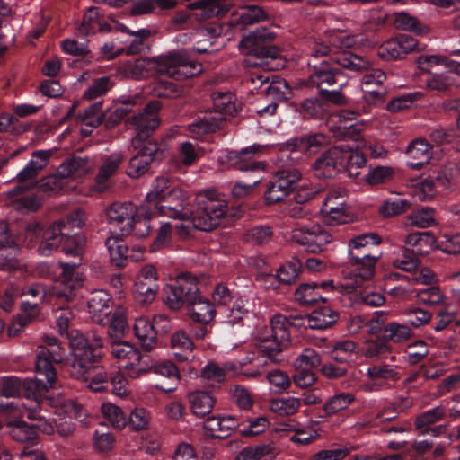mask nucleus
<instances>
[{
  "label": "nucleus",
  "mask_w": 460,
  "mask_h": 460,
  "mask_svg": "<svg viewBox=\"0 0 460 460\" xmlns=\"http://www.w3.org/2000/svg\"><path fill=\"white\" fill-rule=\"evenodd\" d=\"M158 272L152 264H146L136 274L133 294L135 299L140 304L152 303L158 293Z\"/></svg>",
  "instance_id": "16"
},
{
  "label": "nucleus",
  "mask_w": 460,
  "mask_h": 460,
  "mask_svg": "<svg viewBox=\"0 0 460 460\" xmlns=\"http://www.w3.org/2000/svg\"><path fill=\"white\" fill-rule=\"evenodd\" d=\"M105 245L110 253L111 260L119 265L127 257L128 247L119 235H111L106 239Z\"/></svg>",
  "instance_id": "54"
},
{
  "label": "nucleus",
  "mask_w": 460,
  "mask_h": 460,
  "mask_svg": "<svg viewBox=\"0 0 460 460\" xmlns=\"http://www.w3.org/2000/svg\"><path fill=\"white\" fill-rule=\"evenodd\" d=\"M260 146L252 145L241 151L225 150L217 157L220 165L224 167H234L240 171H251L261 172L265 165L262 162L252 160L253 155L259 152Z\"/></svg>",
  "instance_id": "17"
},
{
  "label": "nucleus",
  "mask_w": 460,
  "mask_h": 460,
  "mask_svg": "<svg viewBox=\"0 0 460 460\" xmlns=\"http://www.w3.org/2000/svg\"><path fill=\"white\" fill-rule=\"evenodd\" d=\"M66 349L60 344L58 340L54 336L45 335L43 344L37 349V359L35 363L36 373L42 376V380H29L24 384L26 395L32 398L30 404L18 403L15 404L14 414L26 416L28 419L34 420L37 422L32 425L34 430L39 429L42 433L50 435L55 431V424L41 415L39 411L44 394L55 386L57 382V374L53 367V363H61L66 358Z\"/></svg>",
  "instance_id": "1"
},
{
  "label": "nucleus",
  "mask_w": 460,
  "mask_h": 460,
  "mask_svg": "<svg viewBox=\"0 0 460 460\" xmlns=\"http://www.w3.org/2000/svg\"><path fill=\"white\" fill-rule=\"evenodd\" d=\"M87 304L89 313L95 323H102L111 313V298L104 290L93 292Z\"/></svg>",
  "instance_id": "34"
},
{
  "label": "nucleus",
  "mask_w": 460,
  "mask_h": 460,
  "mask_svg": "<svg viewBox=\"0 0 460 460\" xmlns=\"http://www.w3.org/2000/svg\"><path fill=\"white\" fill-rule=\"evenodd\" d=\"M161 210L165 217L188 222V225L178 223L175 228L189 227L191 223L197 229L210 231L219 225L220 219L226 215V203L217 198L216 191L207 190L197 195L195 209L185 202L177 206H163Z\"/></svg>",
  "instance_id": "2"
},
{
  "label": "nucleus",
  "mask_w": 460,
  "mask_h": 460,
  "mask_svg": "<svg viewBox=\"0 0 460 460\" xmlns=\"http://www.w3.org/2000/svg\"><path fill=\"white\" fill-rule=\"evenodd\" d=\"M190 410L198 418L210 413L215 406L216 398L208 392L196 390L187 395Z\"/></svg>",
  "instance_id": "35"
},
{
  "label": "nucleus",
  "mask_w": 460,
  "mask_h": 460,
  "mask_svg": "<svg viewBox=\"0 0 460 460\" xmlns=\"http://www.w3.org/2000/svg\"><path fill=\"white\" fill-rule=\"evenodd\" d=\"M290 321L282 314H275L270 320V326L258 330L257 347L271 361L279 362L277 356L288 346L289 341Z\"/></svg>",
  "instance_id": "5"
},
{
  "label": "nucleus",
  "mask_w": 460,
  "mask_h": 460,
  "mask_svg": "<svg viewBox=\"0 0 460 460\" xmlns=\"http://www.w3.org/2000/svg\"><path fill=\"white\" fill-rule=\"evenodd\" d=\"M133 330L145 350L150 351L156 347V332L147 318L143 316L137 317L135 320Z\"/></svg>",
  "instance_id": "37"
},
{
  "label": "nucleus",
  "mask_w": 460,
  "mask_h": 460,
  "mask_svg": "<svg viewBox=\"0 0 460 460\" xmlns=\"http://www.w3.org/2000/svg\"><path fill=\"white\" fill-rule=\"evenodd\" d=\"M66 335L69 339L73 355L69 368H74L76 374H82L84 369L82 363L100 358L102 341L95 338L93 341H89L78 330H71Z\"/></svg>",
  "instance_id": "9"
},
{
  "label": "nucleus",
  "mask_w": 460,
  "mask_h": 460,
  "mask_svg": "<svg viewBox=\"0 0 460 460\" xmlns=\"http://www.w3.org/2000/svg\"><path fill=\"white\" fill-rule=\"evenodd\" d=\"M39 305L40 303L31 300H23L22 302L21 309L22 314L10 325L8 329L9 335H17L28 322L39 314Z\"/></svg>",
  "instance_id": "41"
},
{
  "label": "nucleus",
  "mask_w": 460,
  "mask_h": 460,
  "mask_svg": "<svg viewBox=\"0 0 460 460\" xmlns=\"http://www.w3.org/2000/svg\"><path fill=\"white\" fill-rule=\"evenodd\" d=\"M339 314L333 309L323 306L306 317V325L311 329H326L337 322Z\"/></svg>",
  "instance_id": "39"
},
{
  "label": "nucleus",
  "mask_w": 460,
  "mask_h": 460,
  "mask_svg": "<svg viewBox=\"0 0 460 460\" xmlns=\"http://www.w3.org/2000/svg\"><path fill=\"white\" fill-rule=\"evenodd\" d=\"M155 374L163 376L170 380L171 385L164 386L162 385H155V387L165 393H171L176 390L181 379V376L177 367L171 361H163L154 367Z\"/></svg>",
  "instance_id": "43"
},
{
  "label": "nucleus",
  "mask_w": 460,
  "mask_h": 460,
  "mask_svg": "<svg viewBox=\"0 0 460 460\" xmlns=\"http://www.w3.org/2000/svg\"><path fill=\"white\" fill-rule=\"evenodd\" d=\"M124 159V155L120 152H115L102 157L93 187L96 191L103 192L110 188L111 180L119 172Z\"/></svg>",
  "instance_id": "24"
},
{
  "label": "nucleus",
  "mask_w": 460,
  "mask_h": 460,
  "mask_svg": "<svg viewBox=\"0 0 460 460\" xmlns=\"http://www.w3.org/2000/svg\"><path fill=\"white\" fill-rule=\"evenodd\" d=\"M300 179L301 173L296 168L278 172L266 190V202L273 204L283 200L296 188Z\"/></svg>",
  "instance_id": "20"
},
{
  "label": "nucleus",
  "mask_w": 460,
  "mask_h": 460,
  "mask_svg": "<svg viewBox=\"0 0 460 460\" xmlns=\"http://www.w3.org/2000/svg\"><path fill=\"white\" fill-rule=\"evenodd\" d=\"M291 240L307 252L315 253L326 248L332 241V234L320 225L306 224L291 231Z\"/></svg>",
  "instance_id": "12"
},
{
  "label": "nucleus",
  "mask_w": 460,
  "mask_h": 460,
  "mask_svg": "<svg viewBox=\"0 0 460 460\" xmlns=\"http://www.w3.org/2000/svg\"><path fill=\"white\" fill-rule=\"evenodd\" d=\"M159 150L156 141H147L140 151L129 160L128 175L131 178H138L146 173Z\"/></svg>",
  "instance_id": "26"
},
{
  "label": "nucleus",
  "mask_w": 460,
  "mask_h": 460,
  "mask_svg": "<svg viewBox=\"0 0 460 460\" xmlns=\"http://www.w3.org/2000/svg\"><path fill=\"white\" fill-rule=\"evenodd\" d=\"M190 318L199 323L207 324L215 317V308L208 299L200 296L199 291L195 293V298L188 305Z\"/></svg>",
  "instance_id": "36"
},
{
  "label": "nucleus",
  "mask_w": 460,
  "mask_h": 460,
  "mask_svg": "<svg viewBox=\"0 0 460 460\" xmlns=\"http://www.w3.org/2000/svg\"><path fill=\"white\" fill-rule=\"evenodd\" d=\"M419 49L416 39L401 35L382 44L378 49V55L384 59L392 60L402 58L407 53Z\"/></svg>",
  "instance_id": "27"
},
{
  "label": "nucleus",
  "mask_w": 460,
  "mask_h": 460,
  "mask_svg": "<svg viewBox=\"0 0 460 460\" xmlns=\"http://www.w3.org/2000/svg\"><path fill=\"white\" fill-rule=\"evenodd\" d=\"M238 427V420L232 415H223L208 418L203 428L207 434L212 438H226Z\"/></svg>",
  "instance_id": "33"
},
{
  "label": "nucleus",
  "mask_w": 460,
  "mask_h": 460,
  "mask_svg": "<svg viewBox=\"0 0 460 460\" xmlns=\"http://www.w3.org/2000/svg\"><path fill=\"white\" fill-rule=\"evenodd\" d=\"M456 75L451 72L432 74L425 80L429 91L446 93L456 85Z\"/></svg>",
  "instance_id": "45"
},
{
  "label": "nucleus",
  "mask_w": 460,
  "mask_h": 460,
  "mask_svg": "<svg viewBox=\"0 0 460 460\" xmlns=\"http://www.w3.org/2000/svg\"><path fill=\"white\" fill-rule=\"evenodd\" d=\"M265 18L264 11L256 5H248L243 7L237 14V17L231 22H235L242 26L252 25Z\"/></svg>",
  "instance_id": "52"
},
{
  "label": "nucleus",
  "mask_w": 460,
  "mask_h": 460,
  "mask_svg": "<svg viewBox=\"0 0 460 460\" xmlns=\"http://www.w3.org/2000/svg\"><path fill=\"white\" fill-rule=\"evenodd\" d=\"M171 345L174 349V357L179 361H187L192 357L194 344L183 331H177L172 335Z\"/></svg>",
  "instance_id": "42"
},
{
  "label": "nucleus",
  "mask_w": 460,
  "mask_h": 460,
  "mask_svg": "<svg viewBox=\"0 0 460 460\" xmlns=\"http://www.w3.org/2000/svg\"><path fill=\"white\" fill-rule=\"evenodd\" d=\"M349 149L342 151L343 161H347V167H353L356 169L363 168L366 164L364 155L359 151L360 148L365 147L363 142L358 144H349Z\"/></svg>",
  "instance_id": "60"
},
{
  "label": "nucleus",
  "mask_w": 460,
  "mask_h": 460,
  "mask_svg": "<svg viewBox=\"0 0 460 460\" xmlns=\"http://www.w3.org/2000/svg\"><path fill=\"white\" fill-rule=\"evenodd\" d=\"M349 149L348 143H341L323 153L313 164L314 175L317 178H329L334 175L343 163L342 151Z\"/></svg>",
  "instance_id": "22"
},
{
  "label": "nucleus",
  "mask_w": 460,
  "mask_h": 460,
  "mask_svg": "<svg viewBox=\"0 0 460 460\" xmlns=\"http://www.w3.org/2000/svg\"><path fill=\"white\" fill-rule=\"evenodd\" d=\"M160 109V102H150L142 112L127 120L128 128L136 131V136L131 140L134 148H138L141 143L158 128L160 120L157 113Z\"/></svg>",
  "instance_id": "10"
},
{
  "label": "nucleus",
  "mask_w": 460,
  "mask_h": 460,
  "mask_svg": "<svg viewBox=\"0 0 460 460\" xmlns=\"http://www.w3.org/2000/svg\"><path fill=\"white\" fill-rule=\"evenodd\" d=\"M201 155V150L194 144L189 141L181 144L178 158L183 165H192Z\"/></svg>",
  "instance_id": "64"
},
{
  "label": "nucleus",
  "mask_w": 460,
  "mask_h": 460,
  "mask_svg": "<svg viewBox=\"0 0 460 460\" xmlns=\"http://www.w3.org/2000/svg\"><path fill=\"white\" fill-rule=\"evenodd\" d=\"M325 40L332 49H340V52H334L331 61L338 66L353 72H365L371 68V63L358 55L345 51L347 49L353 48L358 42V36L350 33L344 29H332L325 33Z\"/></svg>",
  "instance_id": "4"
},
{
  "label": "nucleus",
  "mask_w": 460,
  "mask_h": 460,
  "mask_svg": "<svg viewBox=\"0 0 460 460\" xmlns=\"http://www.w3.org/2000/svg\"><path fill=\"white\" fill-rule=\"evenodd\" d=\"M385 341L393 343H402L412 337V331L408 324L390 322L382 329Z\"/></svg>",
  "instance_id": "44"
},
{
  "label": "nucleus",
  "mask_w": 460,
  "mask_h": 460,
  "mask_svg": "<svg viewBox=\"0 0 460 460\" xmlns=\"http://www.w3.org/2000/svg\"><path fill=\"white\" fill-rule=\"evenodd\" d=\"M154 61L160 74L177 81L196 76L202 72L201 64L190 60L183 50L159 56Z\"/></svg>",
  "instance_id": "6"
},
{
  "label": "nucleus",
  "mask_w": 460,
  "mask_h": 460,
  "mask_svg": "<svg viewBox=\"0 0 460 460\" xmlns=\"http://www.w3.org/2000/svg\"><path fill=\"white\" fill-rule=\"evenodd\" d=\"M320 363V355L314 349L305 348L294 360L293 367L296 369L305 368L311 370V368L318 367Z\"/></svg>",
  "instance_id": "61"
},
{
  "label": "nucleus",
  "mask_w": 460,
  "mask_h": 460,
  "mask_svg": "<svg viewBox=\"0 0 460 460\" xmlns=\"http://www.w3.org/2000/svg\"><path fill=\"white\" fill-rule=\"evenodd\" d=\"M109 225L119 236L134 234L137 238L146 237L151 229L148 218L137 216V208L131 202H114L106 209Z\"/></svg>",
  "instance_id": "3"
},
{
  "label": "nucleus",
  "mask_w": 460,
  "mask_h": 460,
  "mask_svg": "<svg viewBox=\"0 0 460 460\" xmlns=\"http://www.w3.org/2000/svg\"><path fill=\"white\" fill-rule=\"evenodd\" d=\"M198 291L197 279L190 274L184 273L174 283L165 287V303L172 310H179L184 305H189Z\"/></svg>",
  "instance_id": "14"
},
{
  "label": "nucleus",
  "mask_w": 460,
  "mask_h": 460,
  "mask_svg": "<svg viewBox=\"0 0 460 460\" xmlns=\"http://www.w3.org/2000/svg\"><path fill=\"white\" fill-rule=\"evenodd\" d=\"M385 79V74L379 69L372 70L362 77L361 89L363 92V98L367 102L376 104L383 102L385 94L383 83Z\"/></svg>",
  "instance_id": "28"
},
{
  "label": "nucleus",
  "mask_w": 460,
  "mask_h": 460,
  "mask_svg": "<svg viewBox=\"0 0 460 460\" xmlns=\"http://www.w3.org/2000/svg\"><path fill=\"white\" fill-rule=\"evenodd\" d=\"M191 9H199L198 16L207 20L214 16L223 15L228 10V4L226 0H199L190 4Z\"/></svg>",
  "instance_id": "40"
},
{
  "label": "nucleus",
  "mask_w": 460,
  "mask_h": 460,
  "mask_svg": "<svg viewBox=\"0 0 460 460\" xmlns=\"http://www.w3.org/2000/svg\"><path fill=\"white\" fill-rule=\"evenodd\" d=\"M111 354L120 362L121 367L132 379L142 376L151 368L149 364L143 360L140 351L127 341H111Z\"/></svg>",
  "instance_id": "8"
},
{
  "label": "nucleus",
  "mask_w": 460,
  "mask_h": 460,
  "mask_svg": "<svg viewBox=\"0 0 460 460\" xmlns=\"http://www.w3.org/2000/svg\"><path fill=\"white\" fill-rule=\"evenodd\" d=\"M185 192L180 188H171L170 180L167 177H157L152 183L150 191L146 194V199L150 203L166 202L160 205L157 209L162 213L163 206H177L180 203L185 204Z\"/></svg>",
  "instance_id": "19"
},
{
  "label": "nucleus",
  "mask_w": 460,
  "mask_h": 460,
  "mask_svg": "<svg viewBox=\"0 0 460 460\" xmlns=\"http://www.w3.org/2000/svg\"><path fill=\"white\" fill-rule=\"evenodd\" d=\"M58 265L62 271L56 284L55 294L66 301L72 300L76 291L83 286L84 277L77 270L75 263L59 262Z\"/></svg>",
  "instance_id": "21"
},
{
  "label": "nucleus",
  "mask_w": 460,
  "mask_h": 460,
  "mask_svg": "<svg viewBox=\"0 0 460 460\" xmlns=\"http://www.w3.org/2000/svg\"><path fill=\"white\" fill-rule=\"evenodd\" d=\"M331 62L323 60L316 64L313 63L312 60H308V66L313 68L308 77V84L315 86L320 93H327V88L334 85L337 83V77L341 75V72L337 67H334L336 64L332 61Z\"/></svg>",
  "instance_id": "23"
},
{
  "label": "nucleus",
  "mask_w": 460,
  "mask_h": 460,
  "mask_svg": "<svg viewBox=\"0 0 460 460\" xmlns=\"http://www.w3.org/2000/svg\"><path fill=\"white\" fill-rule=\"evenodd\" d=\"M96 360H86L82 363V374H76L74 368H69V372L75 378L85 382L93 392H101L108 385V376L104 367L97 365Z\"/></svg>",
  "instance_id": "25"
},
{
  "label": "nucleus",
  "mask_w": 460,
  "mask_h": 460,
  "mask_svg": "<svg viewBox=\"0 0 460 460\" xmlns=\"http://www.w3.org/2000/svg\"><path fill=\"white\" fill-rule=\"evenodd\" d=\"M52 154L53 152L51 150L34 151L30 161L13 179V181L21 183V185L10 190L7 195L13 198L31 189L33 186L32 184H23L37 178L40 172L47 166Z\"/></svg>",
  "instance_id": "15"
},
{
  "label": "nucleus",
  "mask_w": 460,
  "mask_h": 460,
  "mask_svg": "<svg viewBox=\"0 0 460 460\" xmlns=\"http://www.w3.org/2000/svg\"><path fill=\"white\" fill-rule=\"evenodd\" d=\"M358 352V346L352 341H341L332 348V358L340 363L349 362Z\"/></svg>",
  "instance_id": "53"
},
{
  "label": "nucleus",
  "mask_w": 460,
  "mask_h": 460,
  "mask_svg": "<svg viewBox=\"0 0 460 460\" xmlns=\"http://www.w3.org/2000/svg\"><path fill=\"white\" fill-rule=\"evenodd\" d=\"M30 379H26L23 383L18 377L15 376H4L0 379V392L1 394L5 397H15L21 394L22 389H23V394L29 401L27 404H30L32 401V398H28L26 395V389L24 387V384ZM34 380H42L40 378H35Z\"/></svg>",
  "instance_id": "50"
},
{
  "label": "nucleus",
  "mask_w": 460,
  "mask_h": 460,
  "mask_svg": "<svg viewBox=\"0 0 460 460\" xmlns=\"http://www.w3.org/2000/svg\"><path fill=\"white\" fill-rule=\"evenodd\" d=\"M272 100L283 101L291 96V89L286 80L273 76L265 89L261 90Z\"/></svg>",
  "instance_id": "51"
},
{
  "label": "nucleus",
  "mask_w": 460,
  "mask_h": 460,
  "mask_svg": "<svg viewBox=\"0 0 460 460\" xmlns=\"http://www.w3.org/2000/svg\"><path fill=\"white\" fill-rule=\"evenodd\" d=\"M397 367L394 365L375 363L367 368L366 376L372 381L370 384L363 385L367 392L376 391L380 388L383 381L395 380L397 378Z\"/></svg>",
  "instance_id": "31"
},
{
  "label": "nucleus",
  "mask_w": 460,
  "mask_h": 460,
  "mask_svg": "<svg viewBox=\"0 0 460 460\" xmlns=\"http://www.w3.org/2000/svg\"><path fill=\"white\" fill-rule=\"evenodd\" d=\"M354 400L355 397L349 393L337 394L324 404L323 411L327 415H332L346 409Z\"/></svg>",
  "instance_id": "58"
},
{
  "label": "nucleus",
  "mask_w": 460,
  "mask_h": 460,
  "mask_svg": "<svg viewBox=\"0 0 460 460\" xmlns=\"http://www.w3.org/2000/svg\"><path fill=\"white\" fill-rule=\"evenodd\" d=\"M380 237L374 233H367L355 236L349 243V257L367 258L368 256H379V253L373 252V249L380 243Z\"/></svg>",
  "instance_id": "30"
},
{
  "label": "nucleus",
  "mask_w": 460,
  "mask_h": 460,
  "mask_svg": "<svg viewBox=\"0 0 460 460\" xmlns=\"http://www.w3.org/2000/svg\"><path fill=\"white\" fill-rule=\"evenodd\" d=\"M295 297L301 305H314L320 300L326 301L319 292L318 284L315 282L301 284L295 292Z\"/></svg>",
  "instance_id": "47"
},
{
  "label": "nucleus",
  "mask_w": 460,
  "mask_h": 460,
  "mask_svg": "<svg viewBox=\"0 0 460 460\" xmlns=\"http://www.w3.org/2000/svg\"><path fill=\"white\" fill-rule=\"evenodd\" d=\"M95 162L87 156L74 155L65 160L58 166V173L62 177H83L90 173Z\"/></svg>",
  "instance_id": "32"
},
{
  "label": "nucleus",
  "mask_w": 460,
  "mask_h": 460,
  "mask_svg": "<svg viewBox=\"0 0 460 460\" xmlns=\"http://www.w3.org/2000/svg\"><path fill=\"white\" fill-rule=\"evenodd\" d=\"M223 121V118L213 117L211 112L206 113L202 119L190 124L189 130L193 137H198L208 132L215 131L218 128Z\"/></svg>",
  "instance_id": "48"
},
{
  "label": "nucleus",
  "mask_w": 460,
  "mask_h": 460,
  "mask_svg": "<svg viewBox=\"0 0 460 460\" xmlns=\"http://www.w3.org/2000/svg\"><path fill=\"white\" fill-rule=\"evenodd\" d=\"M127 329V321L124 314V312L121 309H119L114 312L112 314L111 323L108 329V335L112 341H119L122 338Z\"/></svg>",
  "instance_id": "59"
},
{
  "label": "nucleus",
  "mask_w": 460,
  "mask_h": 460,
  "mask_svg": "<svg viewBox=\"0 0 460 460\" xmlns=\"http://www.w3.org/2000/svg\"><path fill=\"white\" fill-rule=\"evenodd\" d=\"M301 268V261L294 259L279 268L277 277L280 282L284 284H291L297 279Z\"/></svg>",
  "instance_id": "62"
},
{
  "label": "nucleus",
  "mask_w": 460,
  "mask_h": 460,
  "mask_svg": "<svg viewBox=\"0 0 460 460\" xmlns=\"http://www.w3.org/2000/svg\"><path fill=\"white\" fill-rule=\"evenodd\" d=\"M380 257L368 256L367 258L356 259L349 257V264L343 270L344 283L342 287L352 291L361 287L363 283L369 280L375 274L376 264Z\"/></svg>",
  "instance_id": "13"
},
{
  "label": "nucleus",
  "mask_w": 460,
  "mask_h": 460,
  "mask_svg": "<svg viewBox=\"0 0 460 460\" xmlns=\"http://www.w3.org/2000/svg\"><path fill=\"white\" fill-rule=\"evenodd\" d=\"M300 405V398L296 397L278 398L270 403V410L279 415H293Z\"/></svg>",
  "instance_id": "55"
},
{
  "label": "nucleus",
  "mask_w": 460,
  "mask_h": 460,
  "mask_svg": "<svg viewBox=\"0 0 460 460\" xmlns=\"http://www.w3.org/2000/svg\"><path fill=\"white\" fill-rule=\"evenodd\" d=\"M348 210L346 191L334 189L329 191L323 201L321 215L329 225L343 224L348 220Z\"/></svg>",
  "instance_id": "18"
},
{
  "label": "nucleus",
  "mask_w": 460,
  "mask_h": 460,
  "mask_svg": "<svg viewBox=\"0 0 460 460\" xmlns=\"http://www.w3.org/2000/svg\"><path fill=\"white\" fill-rule=\"evenodd\" d=\"M212 101L215 109L213 117L221 116L224 119L223 114L234 115L237 111L234 96L230 93H214Z\"/></svg>",
  "instance_id": "46"
},
{
  "label": "nucleus",
  "mask_w": 460,
  "mask_h": 460,
  "mask_svg": "<svg viewBox=\"0 0 460 460\" xmlns=\"http://www.w3.org/2000/svg\"><path fill=\"white\" fill-rule=\"evenodd\" d=\"M407 154L416 161L409 163V165L411 168H420L432 158L431 146L426 139L417 138L409 145Z\"/></svg>",
  "instance_id": "38"
},
{
  "label": "nucleus",
  "mask_w": 460,
  "mask_h": 460,
  "mask_svg": "<svg viewBox=\"0 0 460 460\" xmlns=\"http://www.w3.org/2000/svg\"><path fill=\"white\" fill-rule=\"evenodd\" d=\"M272 39V34L265 28L257 29L244 36L239 43V48L246 55L244 63L248 66H260L264 65V58H274L277 49L267 45Z\"/></svg>",
  "instance_id": "7"
},
{
  "label": "nucleus",
  "mask_w": 460,
  "mask_h": 460,
  "mask_svg": "<svg viewBox=\"0 0 460 460\" xmlns=\"http://www.w3.org/2000/svg\"><path fill=\"white\" fill-rule=\"evenodd\" d=\"M9 429L10 436L18 442L23 443L36 438L34 428L22 420L10 422Z\"/></svg>",
  "instance_id": "56"
},
{
  "label": "nucleus",
  "mask_w": 460,
  "mask_h": 460,
  "mask_svg": "<svg viewBox=\"0 0 460 460\" xmlns=\"http://www.w3.org/2000/svg\"><path fill=\"white\" fill-rule=\"evenodd\" d=\"M103 417L116 429H123L127 423V415L113 403L103 402L101 407Z\"/></svg>",
  "instance_id": "57"
},
{
  "label": "nucleus",
  "mask_w": 460,
  "mask_h": 460,
  "mask_svg": "<svg viewBox=\"0 0 460 460\" xmlns=\"http://www.w3.org/2000/svg\"><path fill=\"white\" fill-rule=\"evenodd\" d=\"M394 26L402 31H411L417 35H423L429 31V28L418 22V20L407 13H397L394 18Z\"/></svg>",
  "instance_id": "49"
},
{
  "label": "nucleus",
  "mask_w": 460,
  "mask_h": 460,
  "mask_svg": "<svg viewBox=\"0 0 460 460\" xmlns=\"http://www.w3.org/2000/svg\"><path fill=\"white\" fill-rule=\"evenodd\" d=\"M78 411L79 407L72 401H64L56 409L53 422L59 435L68 436L74 431L75 425L72 420L77 417Z\"/></svg>",
  "instance_id": "29"
},
{
  "label": "nucleus",
  "mask_w": 460,
  "mask_h": 460,
  "mask_svg": "<svg viewBox=\"0 0 460 460\" xmlns=\"http://www.w3.org/2000/svg\"><path fill=\"white\" fill-rule=\"evenodd\" d=\"M64 221H57L43 231L39 223H31L27 226L26 236L32 240L34 236L41 235L39 245V252L48 256L56 251L61 244L64 245L67 232L65 230Z\"/></svg>",
  "instance_id": "11"
},
{
  "label": "nucleus",
  "mask_w": 460,
  "mask_h": 460,
  "mask_svg": "<svg viewBox=\"0 0 460 460\" xmlns=\"http://www.w3.org/2000/svg\"><path fill=\"white\" fill-rule=\"evenodd\" d=\"M411 206V203L400 198L390 199L385 200L380 207V212L384 217H391L406 211Z\"/></svg>",
  "instance_id": "63"
}]
</instances>
